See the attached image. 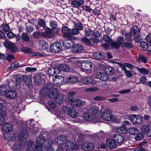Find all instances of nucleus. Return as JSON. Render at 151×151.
Returning <instances> with one entry per match:
<instances>
[{
	"instance_id": "obj_1",
	"label": "nucleus",
	"mask_w": 151,
	"mask_h": 151,
	"mask_svg": "<svg viewBox=\"0 0 151 151\" xmlns=\"http://www.w3.org/2000/svg\"><path fill=\"white\" fill-rule=\"evenodd\" d=\"M88 112L84 114L83 117L86 120L93 123L101 122V117L97 114V109L94 106H90Z\"/></svg>"
},
{
	"instance_id": "obj_2",
	"label": "nucleus",
	"mask_w": 151,
	"mask_h": 151,
	"mask_svg": "<svg viewBox=\"0 0 151 151\" xmlns=\"http://www.w3.org/2000/svg\"><path fill=\"white\" fill-rule=\"evenodd\" d=\"M19 136L18 132H16L12 137L11 140L12 141H17L13 146V150L14 151H20L24 147L25 142L23 140H21Z\"/></svg>"
},
{
	"instance_id": "obj_3",
	"label": "nucleus",
	"mask_w": 151,
	"mask_h": 151,
	"mask_svg": "<svg viewBox=\"0 0 151 151\" xmlns=\"http://www.w3.org/2000/svg\"><path fill=\"white\" fill-rule=\"evenodd\" d=\"M51 85L48 84L46 88H43L41 90V92H45L47 89L50 90V92L48 93V96L52 99H56L59 94V92L57 88L52 87H51Z\"/></svg>"
},
{
	"instance_id": "obj_4",
	"label": "nucleus",
	"mask_w": 151,
	"mask_h": 151,
	"mask_svg": "<svg viewBox=\"0 0 151 151\" xmlns=\"http://www.w3.org/2000/svg\"><path fill=\"white\" fill-rule=\"evenodd\" d=\"M102 119L107 121H111L115 120L116 117L111 114L110 109H106L101 114Z\"/></svg>"
},
{
	"instance_id": "obj_5",
	"label": "nucleus",
	"mask_w": 151,
	"mask_h": 151,
	"mask_svg": "<svg viewBox=\"0 0 151 151\" xmlns=\"http://www.w3.org/2000/svg\"><path fill=\"white\" fill-rule=\"evenodd\" d=\"M45 32L41 34V36L43 37L48 38H53L54 37V35L52 33L53 30L47 27L44 28Z\"/></svg>"
},
{
	"instance_id": "obj_6",
	"label": "nucleus",
	"mask_w": 151,
	"mask_h": 151,
	"mask_svg": "<svg viewBox=\"0 0 151 151\" xmlns=\"http://www.w3.org/2000/svg\"><path fill=\"white\" fill-rule=\"evenodd\" d=\"M68 137L67 135L60 134L57 136L54 140L55 142L58 145L63 144L68 141Z\"/></svg>"
},
{
	"instance_id": "obj_7",
	"label": "nucleus",
	"mask_w": 151,
	"mask_h": 151,
	"mask_svg": "<svg viewBox=\"0 0 151 151\" xmlns=\"http://www.w3.org/2000/svg\"><path fill=\"white\" fill-rule=\"evenodd\" d=\"M129 119L132 122L136 124H140L142 122V118L139 115H131Z\"/></svg>"
},
{
	"instance_id": "obj_8",
	"label": "nucleus",
	"mask_w": 151,
	"mask_h": 151,
	"mask_svg": "<svg viewBox=\"0 0 151 151\" xmlns=\"http://www.w3.org/2000/svg\"><path fill=\"white\" fill-rule=\"evenodd\" d=\"M61 47V45L58 42L53 43L50 46V52L53 53H58L60 51Z\"/></svg>"
},
{
	"instance_id": "obj_9",
	"label": "nucleus",
	"mask_w": 151,
	"mask_h": 151,
	"mask_svg": "<svg viewBox=\"0 0 151 151\" xmlns=\"http://www.w3.org/2000/svg\"><path fill=\"white\" fill-rule=\"evenodd\" d=\"M67 40H65L63 42V44L65 48L70 49L73 47V42L71 39V36H68Z\"/></svg>"
},
{
	"instance_id": "obj_10",
	"label": "nucleus",
	"mask_w": 151,
	"mask_h": 151,
	"mask_svg": "<svg viewBox=\"0 0 151 151\" xmlns=\"http://www.w3.org/2000/svg\"><path fill=\"white\" fill-rule=\"evenodd\" d=\"M81 147L83 150H90L94 148V145L93 143L89 142H86L83 143L81 144Z\"/></svg>"
},
{
	"instance_id": "obj_11",
	"label": "nucleus",
	"mask_w": 151,
	"mask_h": 151,
	"mask_svg": "<svg viewBox=\"0 0 151 151\" xmlns=\"http://www.w3.org/2000/svg\"><path fill=\"white\" fill-rule=\"evenodd\" d=\"M92 66L91 62L89 60L83 61L81 64V68L83 70L88 71L90 70Z\"/></svg>"
},
{
	"instance_id": "obj_12",
	"label": "nucleus",
	"mask_w": 151,
	"mask_h": 151,
	"mask_svg": "<svg viewBox=\"0 0 151 151\" xmlns=\"http://www.w3.org/2000/svg\"><path fill=\"white\" fill-rule=\"evenodd\" d=\"M95 77L97 78L100 79L103 81H106L108 79V76L105 72L104 73H97L96 74Z\"/></svg>"
},
{
	"instance_id": "obj_13",
	"label": "nucleus",
	"mask_w": 151,
	"mask_h": 151,
	"mask_svg": "<svg viewBox=\"0 0 151 151\" xmlns=\"http://www.w3.org/2000/svg\"><path fill=\"white\" fill-rule=\"evenodd\" d=\"M11 111H10V116L13 117L15 116V115H16L17 113L19 115V114L20 113L21 111V108L19 106H13L10 109Z\"/></svg>"
},
{
	"instance_id": "obj_14",
	"label": "nucleus",
	"mask_w": 151,
	"mask_h": 151,
	"mask_svg": "<svg viewBox=\"0 0 151 151\" xmlns=\"http://www.w3.org/2000/svg\"><path fill=\"white\" fill-rule=\"evenodd\" d=\"M113 138L118 144L122 143L124 139V137L122 135L119 134H114Z\"/></svg>"
},
{
	"instance_id": "obj_15",
	"label": "nucleus",
	"mask_w": 151,
	"mask_h": 151,
	"mask_svg": "<svg viewBox=\"0 0 151 151\" xmlns=\"http://www.w3.org/2000/svg\"><path fill=\"white\" fill-rule=\"evenodd\" d=\"M73 49V52L74 53H80L83 51V47L82 45L79 44L74 45Z\"/></svg>"
},
{
	"instance_id": "obj_16",
	"label": "nucleus",
	"mask_w": 151,
	"mask_h": 151,
	"mask_svg": "<svg viewBox=\"0 0 151 151\" xmlns=\"http://www.w3.org/2000/svg\"><path fill=\"white\" fill-rule=\"evenodd\" d=\"M122 34L124 36L125 40L127 42H132V34L129 33V32L125 29H124L122 31Z\"/></svg>"
},
{
	"instance_id": "obj_17",
	"label": "nucleus",
	"mask_w": 151,
	"mask_h": 151,
	"mask_svg": "<svg viewBox=\"0 0 151 151\" xmlns=\"http://www.w3.org/2000/svg\"><path fill=\"white\" fill-rule=\"evenodd\" d=\"M13 127L10 123L6 122L2 127V129L6 132H10L13 129Z\"/></svg>"
},
{
	"instance_id": "obj_18",
	"label": "nucleus",
	"mask_w": 151,
	"mask_h": 151,
	"mask_svg": "<svg viewBox=\"0 0 151 151\" xmlns=\"http://www.w3.org/2000/svg\"><path fill=\"white\" fill-rule=\"evenodd\" d=\"M84 104V101L79 99H77L72 102L71 104L73 106L78 107L80 106L83 105Z\"/></svg>"
},
{
	"instance_id": "obj_19",
	"label": "nucleus",
	"mask_w": 151,
	"mask_h": 151,
	"mask_svg": "<svg viewBox=\"0 0 151 151\" xmlns=\"http://www.w3.org/2000/svg\"><path fill=\"white\" fill-rule=\"evenodd\" d=\"M84 3L83 0H75L71 1V5L74 7L78 8Z\"/></svg>"
},
{
	"instance_id": "obj_20",
	"label": "nucleus",
	"mask_w": 151,
	"mask_h": 151,
	"mask_svg": "<svg viewBox=\"0 0 151 151\" xmlns=\"http://www.w3.org/2000/svg\"><path fill=\"white\" fill-rule=\"evenodd\" d=\"M39 47L40 50H46L48 48V44L45 40H41L39 42Z\"/></svg>"
},
{
	"instance_id": "obj_21",
	"label": "nucleus",
	"mask_w": 151,
	"mask_h": 151,
	"mask_svg": "<svg viewBox=\"0 0 151 151\" xmlns=\"http://www.w3.org/2000/svg\"><path fill=\"white\" fill-rule=\"evenodd\" d=\"M68 112L69 116L73 118H76L77 115L76 111L73 108L69 107L68 108Z\"/></svg>"
},
{
	"instance_id": "obj_22",
	"label": "nucleus",
	"mask_w": 151,
	"mask_h": 151,
	"mask_svg": "<svg viewBox=\"0 0 151 151\" xmlns=\"http://www.w3.org/2000/svg\"><path fill=\"white\" fill-rule=\"evenodd\" d=\"M106 144L109 147L114 148L116 147V144L114 140L109 139L107 140Z\"/></svg>"
},
{
	"instance_id": "obj_23",
	"label": "nucleus",
	"mask_w": 151,
	"mask_h": 151,
	"mask_svg": "<svg viewBox=\"0 0 151 151\" xmlns=\"http://www.w3.org/2000/svg\"><path fill=\"white\" fill-rule=\"evenodd\" d=\"M59 72L58 69L55 67H52L49 69L48 73L50 76H53L55 74L59 73Z\"/></svg>"
},
{
	"instance_id": "obj_24",
	"label": "nucleus",
	"mask_w": 151,
	"mask_h": 151,
	"mask_svg": "<svg viewBox=\"0 0 151 151\" xmlns=\"http://www.w3.org/2000/svg\"><path fill=\"white\" fill-rule=\"evenodd\" d=\"M17 95L16 92L14 90L7 91L6 94V97L11 99L15 98Z\"/></svg>"
},
{
	"instance_id": "obj_25",
	"label": "nucleus",
	"mask_w": 151,
	"mask_h": 151,
	"mask_svg": "<svg viewBox=\"0 0 151 151\" xmlns=\"http://www.w3.org/2000/svg\"><path fill=\"white\" fill-rule=\"evenodd\" d=\"M23 78L25 84L28 86L30 87L32 84V82L30 77L24 75Z\"/></svg>"
},
{
	"instance_id": "obj_26",
	"label": "nucleus",
	"mask_w": 151,
	"mask_h": 151,
	"mask_svg": "<svg viewBox=\"0 0 151 151\" xmlns=\"http://www.w3.org/2000/svg\"><path fill=\"white\" fill-rule=\"evenodd\" d=\"M81 41L85 45L89 47L93 46L91 41L88 38L86 37H83L81 38Z\"/></svg>"
},
{
	"instance_id": "obj_27",
	"label": "nucleus",
	"mask_w": 151,
	"mask_h": 151,
	"mask_svg": "<svg viewBox=\"0 0 151 151\" xmlns=\"http://www.w3.org/2000/svg\"><path fill=\"white\" fill-rule=\"evenodd\" d=\"M8 48L13 52H16L17 50V48L16 45L12 42H9L8 44Z\"/></svg>"
},
{
	"instance_id": "obj_28",
	"label": "nucleus",
	"mask_w": 151,
	"mask_h": 151,
	"mask_svg": "<svg viewBox=\"0 0 151 151\" xmlns=\"http://www.w3.org/2000/svg\"><path fill=\"white\" fill-rule=\"evenodd\" d=\"M45 139L44 136L41 135L37 137L36 139V144L42 146L45 142Z\"/></svg>"
},
{
	"instance_id": "obj_29",
	"label": "nucleus",
	"mask_w": 151,
	"mask_h": 151,
	"mask_svg": "<svg viewBox=\"0 0 151 151\" xmlns=\"http://www.w3.org/2000/svg\"><path fill=\"white\" fill-rule=\"evenodd\" d=\"M105 56V54L104 53L101 52L94 53L93 54V56L98 59L104 58Z\"/></svg>"
},
{
	"instance_id": "obj_30",
	"label": "nucleus",
	"mask_w": 151,
	"mask_h": 151,
	"mask_svg": "<svg viewBox=\"0 0 151 151\" xmlns=\"http://www.w3.org/2000/svg\"><path fill=\"white\" fill-rule=\"evenodd\" d=\"M147 58L146 57L142 55L139 54L138 58L137 59V61L139 63L141 62L145 63H147Z\"/></svg>"
},
{
	"instance_id": "obj_31",
	"label": "nucleus",
	"mask_w": 151,
	"mask_h": 151,
	"mask_svg": "<svg viewBox=\"0 0 151 151\" xmlns=\"http://www.w3.org/2000/svg\"><path fill=\"white\" fill-rule=\"evenodd\" d=\"M140 28L138 26H134L132 28L130 31V32L132 35H134L139 33L140 32Z\"/></svg>"
},
{
	"instance_id": "obj_32",
	"label": "nucleus",
	"mask_w": 151,
	"mask_h": 151,
	"mask_svg": "<svg viewBox=\"0 0 151 151\" xmlns=\"http://www.w3.org/2000/svg\"><path fill=\"white\" fill-rule=\"evenodd\" d=\"M70 29L66 26L63 27L62 28V31L63 33L64 34L63 35L67 37L68 36L70 35H70Z\"/></svg>"
},
{
	"instance_id": "obj_33",
	"label": "nucleus",
	"mask_w": 151,
	"mask_h": 151,
	"mask_svg": "<svg viewBox=\"0 0 151 151\" xmlns=\"http://www.w3.org/2000/svg\"><path fill=\"white\" fill-rule=\"evenodd\" d=\"M67 82L68 83L74 84L78 82V80L75 76H70L66 78Z\"/></svg>"
},
{
	"instance_id": "obj_34",
	"label": "nucleus",
	"mask_w": 151,
	"mask_h": 151,
	"mask_svg": "<svg viewBox=\"0 0 151 151\" xmlns=\"http://www.w3.org/2000/svg\"><path fill=\"white\" fill-rule=\"evenodd\" d=\"M128 131L131 135H135L138 134L139 130L136 127H131L129 128Z\"/></svg>"
},
{
	"instance_id": "obj_35",
	"label": "nucleus",
	"mask_w": 151,
	"mask_h": 151,
	"mask_svg": "<svg viewBox=\"0 0 151 151\" xmlns=\"http://www.w3.org/2000/svg\"><path fill=\"white\" fill-rule=\"evenodd\" d=\"M150 126L147 124H144L142 125L141 127V131L143 133H147V132L150 129Z\"/></svg>"
},
{
	"instance_id": "obj_36",
	"label": "nucleus",
	"mask_w": 151,
	"mask_h": 151,
	"mask_svg": "<svg viewBox=\"0 0 151 151\" xmlns=\"http://www.w3.org/2000/svg\"><path fill=\"white\" fill-rule=\"evenodd\" d=\"M74 92H71L69 93L67 96L65 97V101L68 102H70L73 100V96L74 94Z\"/></svg>"
},
{
	"instance_id": "obj_37",
	"label": "nucleus",
	"mask_w": 151,
	"mask_h": 151,
	"mask_svg": "<svg viewBox=\"0 0 151 151\" xmlns=\"http://www.w3.org/2000/svg\"><path fill=\"white\" fill-rule=\"evenodd\" d=\"M65 143V148L67 151H70L72 149L73 144L71 141H67Z\"/></svg>"
},
{
	"instance_id": "obj_38",
	"label": "nucleus",
	"mask_w": 151,
	"mask_h": 151,
	"mask_svg": "<svg viewBox=\"0 0 151 151\" xmlns=\"http://www.w3.org/2000/svg\"><path fill=\"white\" fill-rule=\"evenodd\" d=\"M105 72L107 74V76L110 75L114 74V69L111 67H108L105 69Z\"/></svg>"
},
{
	"instance_id": "obj_39",
	"label": "nucleus",
	"mask_w": 151,
	"mask_h": 151,
	"mask_svg": "<svg viewBox=\"0 0 151 151\" xmlns=\"http://www.w3.org/2000/svg\"><path fill=\"white\" fill-rule=\"evenodd\" d=\"M84 84L86 85L90 84L92 82V78L90 77H86L82 79Z\"/></svg>"
},
{
	"instance_id": "obj_40",
	"label": "nucleus",
	"mask_w": 151,
	"mask_h": 151,
	"mask_svg": "<svg viewBox=\"0 0 151 151\" xmlns=\"http://www.w3.org/2000/svg\"><path fill=\"white\" fill-rule=\"evenodd\" d=\"M136 69L140 73L144 75L148 74L149 72L148 70L143 68H139L137 67Z\"/></svg>"
},
{
	"instance_id": "obj_41",
	"label": "nucleus",
	"mask_w": 151,
	"mask_h": 151,
	"mask_svg": "<svg viewBox=\"0 0 151 151\" xmlns=\"http://www.w3.org/2000/svg\"><path fill=\"white\" fill-rule=\"evenodd\" d=\"M141 47L144 50H146L148 48L149 45L148 43L145 41H142L140 44Z\"/></svg>"
},
{
	"instance_id": "obj_42",
	"label": "nucleus",
	"mask_w": 151,
	"mask_h": 151,
	"mask_svg": "<svg viewBox=\"0 0 151 151\" xmlns=\"http://www.w3.org/2000/svg\"><path fill=\"white\" fill-rule=\"evenodd\" d=\"M21 38L24 41L28 42L29 41L30 39L28 35L26 33L23 32Z\"/></svg>"
},
{
	"instance_id": "obj_43",
	"label": "nucleus",
	"mask_w": 151,
	"mask_h": 151,
	"mask_svg": "<svg viewBox=\"0 0 151 151\" xmlns=\"http://www.w3.org/2000/svg\"><path fill=\"white\" fill-rule=\"evenodd\" d=\"M74 27L79 31L82 30L83 28L82 24L79 22H75L74 23Z\"/></svg>"
},
{
	"instance_id": "obj_44",
	"label": "nucleus",
	"mask_w": 151,
	"mask_h": 151,
	"mask_svg": "<svg viewBox=\"0 0 151 151\" xmlns=\"http://www.w3.org/2000/svg\"><path fill=\"white\" fill-rule=\"evenodd\" d=\"M34 142L32 140L29 141L28 144L27 151H32L34 149Z\"/></svg>"
},
{
	"instance_id": "obj_45",
	"label": "nucleus",
	"mask_w": 151,
	"mask_h": 151,
	"mask_svg": "<svg viewBox=\"0 0 151 151\" xmlns=\"http://www.w3.org/2000/svg\"><path fill=\"white\" fill-rule=\"evenodd\" d=\"M29 132L26 129H24L22 130L20 132L21 136L22 138H25L28 136Z\"/></svg>"
},
{
	"instance_id": "obj_46",
	"label": "nucleus",
	"mask_w": 151,
	"mask_h": 151,
	"mask_svg": "<svg viewBox=\"0 0 151 151\" xmlns=\"http://www.w3.org/2000/svg\"><path fill=\"white\" fill-rule=\"evenodd\" d=\"M19 65V63L17 61L14 62L12 63L11 64V66L8 67L7 69V70L8 71L10 70H11L13 69L16 68L18 67Z\"/></svg>"
},
{
	"instance_id": "obj_47",
	"label": "nucleus",
	"mask_w": 151,
	"mask_h": 151,
	"mask_svg": "<svg viewBox=\"0 0 151 151\" xmlns=\"http://www.w3.org/2000/svg\"><path fill=\"white\" fill-rule=\"evenodd\" d=\"M116 130L118 132L121 133H125L127 131V129H126V128H124L122 126L116 128Z\"/></svg>"
},
{
	"instance_id": "obj_48",
	"label": "nucleus",
	"mask_w": 151,
	"mask_h": 151,
	"mask_svg": "<svg viewBox=\"0 0 151 151\" xmlns=\"http://www.w3.org/2000/svg\"><path fill=\"white\" fill-rule=\"evenodd\" d=\"M131 124L129 122L127 121H124L122 122V126L127 130V129L131 127Z\"/></svg>"
},
{
	"instance_id": "obj_49",
	"label": "nucleus",
	"mask_w": 151,
	"mask_h": 151,
	"mask_svg": "<svg viewBox=\"0 0 151 151\" xmlns=\"http://www.w3.org/2000/svg\"><path fill=\"white\" fill-rule=\"evenodd\" d=\"M55 79H57V82L58 83H63L64 82V77L62 76H55Z\"/></svg>"
},
{
	"instance_id": "obj_50",
	"label": "nucleus",
	"mask_w": 151,
	"mask_h": 151,
	"mask_svg": "<svg viewBox=\"0 0 151 151\" xmlns=\"http://www.w3.org/2000/svg\"><path fill=\"white\" fill-rule=\"evenodd\" d=\"M2 30L4 32H8L10 30L9 25L3 23L1 26Z\"/></svg>"
},
{
	"instance_id": "obj_51",
	"label": "nucleus",
	"mask_w": 151,
	"mask_h": 151,
	"mask_svg": "<svg viewBox=\"0 0 151 151\" xmlns=\"http://www.w3.org/2000/svg\"><path fill=\"white\" fill-rule=\"evenodd\" d=\"M7 89L6 86L4 85L3 86H0V93L2 94L4 93L6 94L8 91Z\"/></svg>"
},
{
	"instance_id": "obj_52",
	"label": "nucleus",
	"mask_w": 151,
	"mask_h": 151,
	"mask_svg": "<svg viewBox=\"0 0 151 151\" xmlns=\"http://www.w3.org/2000/svg\"><path fill=\"white\" fill-rule=\"evenodd\" d=\"M64 96L63 95L61 96L60 95L59 96V95L57 97L56 99L55 102L58 104H61L63 102V99L64 98Z\"/></svg>"
},
{
	"instance_id": "obj_53",
	"label": "nucleus",
	"mask_w": 151,
	"mask_h": 151,
	"mask_svg": "<svg viewBox=\"0 0 151 151\" xmlns=\"http://www.w3.org/2000/svg\"><path fill=\"white\" fill-rule=\"evenodd\" d=\"M21 50L26 53H31L32 51V50L29 48L26 47H22L21 48Z\"/></svg>"
},
{
	"instance_id": "obj_54",
	"label": "nucleus",
	"mask_w": 151,
	"mask_h": 151,
	"mask_svg": "<svg viewBox=\"0 0 151 151\" xmlns=\"http://www.w3.org/2000/svg\"><path fill=\"white\" fill-rule=\"evenodd\" d=\"M46 144L45 145L46 148L52 147V146L53 142L52 139H48L46 141Z\"/></svg>"
},
{
	"instance_id": "obj_55",
	"label": "nucleus",
	"mask_w": 151,
	"mask_h": 151,
	"mask_svg": "<svg viewBox=\"0 0 151 151\" xmlns=\"http://www.w3.org/2000/svg\"><path fill=\"white\" fill-rule=\"evenodd\" d=\"M49 24L52 29H55L57 27V24L56 21L51 20L49 22Z\"/></svg>"
},
{
	"instance_id": "obj_56",
	"label": "nucleus",
	"mask_w": 151,
	"mask_h": 151,
	"mask_svg": "<svg viewBox=\"0 0 151 151\" xmlns=\"http://www.w3.org/2000/svg\"><path fill=\"white\" fill-rule=\"evenodd\" d=\"M102 40L105 42H110L112 41L111 38H110L109 36L108 35H104Z\"/></svg>"
},
{
	"instance_id": "obj_57",
	"label": "nucleus",
	"mask_w": 151,
	"mask_h": 151,
	"mask_svg": "<svg viewBox=\"0 0 151 151\" xmlns=\"http://www.w3.org/2000/svg\"><path fill=\"white\" fill-rule=\"evenodd\" d=\"M93 31L90 29L86 30L84 34L86 37H90L92 36L93 35Z\"/></svg>"
},
{
	"instance_id": "obj_58",
	"label": "nucleus",
	"mask_w": 151,
	"mask_h": 151,
	"mask_svg": "<svg viewBox=\"0 0 151 151\" xmlns=\"http://www.w3.org/2000/svg\"><path fill=\"white\" fill-rule=\"evenodd\" d=\"M111 45L112 48L118 49L119 48L120 45L117 42L112 41L111 43Z\"/></svg>"
},
{
	"instance_id": "obj_59",
	"label": "nucleus",
	"mask_w": 151,
	"mask_h": 151,
	"mask_svg": "<svg viewBox=\"0 0 151 151\" xmlns=\"http://www.w3.org/2000/svg\"><path fill=\"white\" fill-rule=\"evenodd\" d=\"M60 70L64 71H68L69 70L68 67L65 64H63L60 66Z\"/></svg>"
},
{
	"instance_id": "obj_60",
	"label": "nucleus",
	"mask_w": 151,
	"mask_h": 151,
	"mask_svg": "<svg viewBox=\"0 0 151 151\" xmlns=\"http://www.w3.org/2000/svg\"><path fill=\"white\" fill-rule=\"evenodd\" d=\"M93 35L94 37L96 38H99L101 35V33L97 30H95L93 31Z\"/></svg>"
},
{
	"instance_id": "obj_61",
	"label": "nucleus",
	"mask_w": 151,
	"mask_h": 151,
	"mask_svg": "<svg viewBox=\"0 0 151 151\" xmlns=\"http://www.w3.org/2000/svg\"><path fill=\"white\" fill-rule=\"evenodd\" d=\"M38 23L41 27H44L45 26V21L43 19H39L38 21Z\"/></svg>"
},
{
	"instance_id": "obj_62",
	"label": "nucleus",
	"mask_w": 151,
	"mask_h": 151,
	"mask_svg": "<svg viewBox=\"0 0 151 151\" xmlns=\"http://www.w3.org/2000/svg\"><path fill=\"white\" fill-rule=\"evenodd\" d=\"M70 35H77L80 32L79 31L75 28L70 29Z\"/></svg>"
},
{
	"instance_id": "obj_63",
	"label": "nucleus",
	"mask_w": 151,
	"mask_h": 151,
	"mask_svg": "<svg viewBox=\"0 0 151 151\" xmlns=\"http://www.w3.org/2000/svg\"><path fill=\"white\" fill-rule=\"evenodd\" d=\"M141 83L146 85H147V78L144 76H142L139 79Z\"/></svg>"
},
{
	"instance_id": "obj_64",
	"label": "nucleus",
	"mask_w": 151,
	"mask_h": 151,
	"mask_svg": "<svg viewBox=\"0 0 151 151\" xmlns=\"http://www.w3.org/2000/svg\"><path fill=\"white\" fill-rule=\"evenodd\" d=\"M117 42L121 45L122 44L124 43V40L123 37L119 36L117 38Z\"/></svg>"
}]
</instances>
